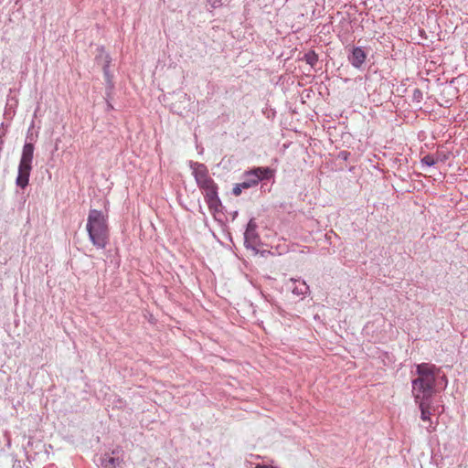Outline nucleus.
<instances>
[{"instance_id": "obj_9", "label": "nucleus", "mask_w": 468, "mask_h": 468, "mask_svg": "<svg viewBox=\"0 0 468 468\" xmlns=\"http://www.w3.org/2000/svg\"><path fill=\"white\" fill-rule=\"evenodd\" d=\"M246 176L247 179L242 182V187L245 189L256 186L260 182V177H258L257 175H254L252 170L247 172Z\"/></svg>"}, {"instance_id": "obj_8", "label": "nucleus", "mask_w": 468, "mask_h": 468, "mask_svg": "<svg viewBox=\"0 0 468 468\" xmlns=\"http://www.w3.org/2000/svg\"><path fill=\"white\" fill-rule=\"evenodd\" d=\"M427 399H420L416 401L419 404L420 410V418L423 421H428L431 420V407Z\"/></svg>"}, {"instance_id": "obj_16", "label": "nucleus", "mask_w": 468, "mask_h": 468, "mask_svg": "<svg viewBox=\"0 0 468 468\" xmlns=\"http://www.w3.org/2000/svg\"><path fill=\"white\" fill-rule=\"evenodd\" d=\"M109 63H110V61L107 60L105 66L103 67V70H104L105 75H108V66H109Z\"/></svg>"}, {"instance_id": "obj_5", "label": "nucleus", "mask_w": 468, "mask_h": 468, "mask_svg": "<svg viewBox=\"0 0 468 468\" xmlns=\"http://www.w3.org/2000/svg\"><path fill=\"white\" fill-rule=\"evenodd\" d=\"M205 200L211 211H218L221 206L220 199L218 195V186L214 184L210 186L201 189Z\"/></svg>"}, {"instance_id": "obj_14", "label": "nucleus", "mask_w": 468, "mask_h": 468, "mask_svg": "<svg viewBox=\"0 0 468 468\" xmlns=\"http://www.w3.org/2000/svg\"><path fill=\"white\" fill-rule=\"evenodd\" d=\"M242 188V183L236 185L232 189L233 195L236 197L239 196L241 194Z\"/></svg>"}, {"instance_id": "obj_1", "label": "nucleus", "mask_w": 468, "mask_h": 468, "mask_svg": "<svg viewBox=\"0 0 468 468\" xmlns=\"http://www.w3.org/2000/svg\"><path fill=\"white\" fill-rule=\"evenodd\" d=\"M438 371L432 364L421 363L417 366L418 378L412 381V393L416 401L428 399L433 395Z\"/></svg>"}, {"instance_id": "obj_4", "label": "nucleus", "mask_w": 468, "mask_h": 468, "mask_svg": "<svg viewBox=\"0 0 468 468\" xmlns=\"http://www.w3.org/2000/svg\"><path fill=\"white\" fill-rule=\"evenodd\" d=\"M193 175L196 182L200 189L210 186L214 184V180L209 176L207 166L203 164L195 163L192 165Z\"/></svg>"}, {"instance_id": "obj_3", "label": "nucleus", "mask_w": 468, "mask_h": 468, "mask_svg": "<svg viewBox=\"0 0 468 468\" xmlns=\"http://www.w3.org/2000/svg\"><path fill=\"white\" fill-rule=\"evenodd\" d=\"M34 149V145L31 143L25 144L23 146L22 155L18 165V175L16 177V185L21 188H25L29 182Z\"/></svg>"}, {"instance_id": "obj_2", "label": "nucleus", "mask_w": 468, "mask_h": 468, "mask_svg": "<svg viewBox=\"0 0 468 468\" xmlns=\"http://www.w3.org/2000/svg\"><path fill=\"white\" fill-rule=\"evenodd\" d=\"M108 216L102 211L90 209L87 218L86 229L91 243L104 249L109 242Z\"/></svg>"}, {"instance_id": "obj_12", "label": "nucleus", "mask_w": 468, "mask_h": 468, "mask_svg": "<svg viewBox=\"0 0 468 468\" xmlns=\"http://www.w3.org/2000/svg\"><path fill=\"white\" fill-rule=\"evenodd\" d=\"M117 464V459L112 456L105 457L101 462L102 468H115Z\"/></svg>"}, {"instance_id": "obj_13", "label": "nucleus", "mask_w": 468, "mask_h": 468, "mask_svg": "<svg viewBox=\"0 0 468 468\" xmlns=\"http://www.w3.org/2000/svg\"><path fill=\"white\" fill-rule=\"evenodd\" d=\"M438 161H439V157H435L434 155H431V154L424 156L421 160L422 164H424L428 166H431V165H435L436 163H438Z\"/></svg>"}, {"instance_id": "obj_17", "label": "nucleus", "mask_w": 468, "mask_h": 468, "mask_svg": "<svg viewBox=\"0 0 468 468\" xmlns=\"http://www.w3.org/2000/svg\"><path fill=\"white\" fill-rule=\"evenodd\" d=\"M427 429H428V431H429V432H431V431H434V428H433V427H432V428H427Z\"/></svg>"}, {"instance_id": "obj_11", "label": "nucleus", "mask_w": 468, "mask_h": 468, "mask_svg": "<svg viewBox=\"0 0 468 468\" xmlns=\"http://www.w3.org/2000/svg\"><path fill=\"white\" fill-rule=\"evenodd\" d=\"M304 59L310 66L314 67L318 61V56L311 50L304 55Z\"/></svg>"}, {"instance_id": "obj_15", "label": "nucleus", "mask_w": 468, "mask_h": 468, "mask_svg": "<svg viewBox=\"0 0 468 468\" xmlns=\"http://www.w3.org/2000/svg\"><path fill=\"white\" fill-rule=\"evenodd\" d=\"M254 468H276V467L271 466V465H261V464H258V465H256Z\"/></svg>"}, {"instance_id": "obj_10", "label": "nucleus", "mask_w": 468, "mask_h": 468, "mask_svg": "<svg viewBox=\"0 0 468 468\" xmlns=\"http://www.w3.org/2000/svg\"><path fill=\"white\" fill-rule=\"evenodd\" d=\"M253 174L260 177V181L269 179L273 176V170L269 167H256L252 169Z\"/></svg>"}, {"instance_id": "obj_7", "label": "nucleus", "mask_w": 468, "mask_h": 468, "mask_svg": "<svg viewBox=\"0 0 468 468\" xmlns=\"http://www.w3.org/2000/svg\"><path fill=\"white\" fill-rule=\"evenodd\" d=\"M367 58L366 52L361 48H355L352 56L349 58L351 64L355 68H360Z\"/></svg>"}, {"instance_id": "obj_6", "label": "nucleus", "mask_w": 468, "mask_h": 468, "mask_svg": "<svg viewBox=\"0 0 468 468\" xmlns=\"http://www.w3.org/2000/svg\"><path fill=\"white\" fill-rule=\"evenodd\" d=\"M287 287L297 296L305 295L309 291L308 285L302 280H291L287 283Z\"/></svg>"}]
</instances>
